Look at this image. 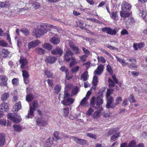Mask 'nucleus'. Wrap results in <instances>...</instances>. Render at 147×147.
Returning <instances> with one entry per match:
<instances>
[{
	"instance_id": "obj_1",
	"label": "nucleus",
	"mask_w": 147,
	"mask_h": 147,
	"mask_svg": "<svg viewBox=\"0 0 147 147\" xmlns=\"http://www.w3.org/2000/svg\"><path fill=\"white\" fill-rule=\"evenodd\" d=\"M102 92L101 95V97L98 96L96 99L95 96H93L92 98L90 101V106L95 109L99 110L100 111H102L103 109L101 105L103 103V101L102 99Z\"/></svg>"
},
{
	"instance_id": "obj_2",
	"label": "nucleus",
	"mask_w": 147,
	"mask_h": 147,
	"mask_svg": "<svg viewBox=\"0 0 147 147\" xmlns=\"http://www.w3.org/2000/svg\"><path fill=\"white\" fill-rule=\"evenodd\" d=\"M131 7L130 4L125 1H123L121 7V10L120 11V16L123 18L130 17L131 13L129 12L130 10Z\"/></svg>"
},
{
	"instance_id": "obj_3",
	"label": "nucleus",
	"mask_w": 147,
	"mask_h": 147,
	"mask_svg": "<svg viewBox=\"0 0 147 147\" xmlns=\"http://www.w3.org/2000/svg\"><path fill=\"white\" fill-rule=\"evenodd\" d=\"M7 117L13 122L18 123L20 122L21 120L20 116L16 113H9L7 115Z\"/></svg>"
},
{
	"instance_id": "obj_4",
	"label": "nucleus",
	"mask_w": 147,
	"mask_h": 147,
	"mask_svg": "<svg viewBox=\"0 0 147 147\" xmlns=\"http://www.w3.org/2000/svg\"><path fill=\"white\" fill-rule=\"evenodd\" d=\"M19 61L21 64L20 67L22 69H26L28 68V67L26 66L28 63L26 59L24 57H21Z\"/></svg>"
},
{
	"instance_id": "obj_5",
	"label": "nucleus",
	"mask_w": 147,
	"mask_h": 147,
	"mask_svg": "<svg viewBox=\"0 0 147 147\" xmlns=\"http://www.w3.org/2000/svg\"><path fill=\"white\" fill-rule=\"evenodd\" d=\"M8 78L5 75L0 76V85L1 86L6 87L7 85V82Z\"/></svg>"
},
{
	"instance_id": "obj_6",
	"label": "nucleus",
	"mask_w": 147,
	"mask_h": 147,
	"mask_svg": "<svg viewBox=\"0 0 147 147\" xmlns=\"http://www.w3.org/2000/svg\"><path fill=\"white\" fill-rule=\"evenodd\" d=\"M102 31L103 32H106L108 34L112 35L116 34L117 31L115 30H113L112 28L108 27H105L102 28Z\"/></svg>"
},
{
	"instance_id": "obj_7",
	"label": "nucleus",
	"mask_w": 147,
	"mask_h": 147,
	"mask_svg": "<svg viewBox=\"0 0 147 147\" xmlns=\"http://www.w3.org/2000/svg\"><path fill=\"white\" fill-rule=\"evenodd\" d=\"M32 33L34 36L36 38H39L41 35L45 34L42 31V29L36 28L33 30Z\"/></svg>"
},
{
	"instance_id": "obj_8",
	"label": "nucleus",
	"mask_w": 147,
	"mask_h": 147,
	"mask_svg": "<svg viewBox=\"0 0 147 147\" xmlns=\"http://www.w3.org/2000/svg\"><path fill=\"white\" fill-rule=\"evenodd\" d=\"M51 52V53L53 55H58L61 56L62 55L63 51L61 48L58 46H57L55 49L52 50Z\"/></svg>"
},
{
	"instance_id": "obj_9",
	"label": "nucleus",
	"mask_w": 147,
	"mask_h": 147,
	"mask_svg": "<svg viewBox=\"0 0 147 147\" xmlns=\"http://www.w3.org/2000/svg\"><path fill=\"white\" fill-rule=\"evenodd\" d=\"M9 106L7 103L3 102L0 104V111L2 112H7L9 110Z\"/></svg>"
},
{
	"instance_id": "obj_10",
	"label": "nucleus",
	"mask_w": 147,
	"mask_h": 147,
	"mask_svg": "<svg viewBox=\"0 0 147 147\" xmlns=\"http://www.w3.org/2000/svg\"><path fill=\"white\" fill-rule=\"evenodd\" d=\"M40 43L41 42L38 39L30 42L28 44V49H30L32 48H34L38 46Z\"/></svg>"
},
{
	"instance_id": "obj_11",
	"label": "nucleus",
	"mask_w": 147,
	"mask_h": 147,
	"mask_svg": "<svg viewBox=\"0 0 147 147\" xmlns=\"http://www.w3.org/2000/svg\"><path fill=\"white\" fill-rule=\"evenodd\" d=\"M74 55L73 53L70 50L67 51L63 57L65 60L67 61H69L71 60V57Z\"/></svg>"
},
{
	"instance_id": "obj_12",
	"label": "nucleus",
	"mask_w": 147,
	"mask_h": 147,
	"mask_svg": "<svg viewBox=\"0 0 147 147\" xmlns=\"http://www.w3.org/2000/svg\"><path fill=\"white\" fill-rule=\"evenodd\" d=\"M107 102L106 105V108L107 109L113 108L114 107H112V105L113 104V102L114 101L113 97L112 96L107 97Z\"/></svg>"
},
{
	"instance_id": "obj_13",
	"label": "nucleus",
	"mask_w": 147,
	"mask_h": 147,
	"mask_svg": "<svg viewBox=\"0 0 147 147\" xmlns=\"http://www.w3.org/2000/svg\"><path fill=\"white\" fill-rule=\"evenodd\" d=\"M72 138L74 140L79 144L84 145L87 143V141L85 140L82 139L75 136H73Z\"/></svg>"
},
{
	"instance_id": "obj_14",
	"label": "nucleus",
	"mask_w": 147,
	"mask_h": 147,
	"mask_svg": "<svg viewBox=\"0 0 147 147\" xmlns=\"http://www.w3.org/2000/svg\"><path fill=\"white\" fill-rule=\"evenodd\" d=\"M74 99L68 98L66 99L62 100L61 103L65 106H69L74 102Z\"/></svg>"
},
{
	"instance_id": "obj_15",
	"label": "nucleus",
	"mask_w": 147,
	"mask_h": 147,
	"mask_svg": "<svg viewBox=\"0 0 147 147\" xmlns=\"http://www.w3.org/2000/svg\"><path fill=\"white\" fill-rule=\"evenodd\" d=\"M40 27L44 29H42V31L45 34L49 30V28H51L53 26L50 24H48L46 23H42L40 25Z\"/></svg>"
},
{
	"instance_id": "obj_16",
	"label": "nucleus",
	"mask_w": 147,
	"mask_h": 147,
	"mask_svg": "<svg viewBox=\"0 0 147 147\" xmlns=\"http://www.w3.org/2000/svg\"><path fill=\"white\" fill-rule=\"evenodd\" d=\"M21 107V102L19 101L14 105L12 108V111L13 112L16 113Z\"/></svg>"
},
{
	"instance_id": "obj_17",
	"label": "nucleus",
	"mask_w": 147,
	"mask_h": 147,
	"mask_svg": "<svg viewBox=\"0 0 147 147\" xmlns=\"http://www.w3.org/2000/svg\"><path fill=\"white\" fill-rule=\"evenodd\" d=\"M54 140L53 137H50L47 140L46 143L44 145V147H51Z\"/></svg>"
},
{
	"instance_id": "obj_18",
	"label": "nucleus",
	"mask_w": 147,
	"mask_h": 147,
	"mask_svg": "<svg viewBox=\"0 0 147 147\" xmlns=\"http://www.w3.org/2000/svg\"><path fill=\"white\" fill-rule=\"evenodd\" d=\"M103 69V65L102 64H100L98 66L96 70L94 71V74L96 75H100L102 72Z\"/></svg>"
},
{
	"instance_id": "obj_19",
	"label": "nucleus",
	"mask_w": 147,
	"mask_h": 147,
	"mask_svg": "<svg viewBox=\"0 0 147 147\" xmlns=\"http://www.w3.org/2000/svg\"><path fill=\"white\" fill-rule=\"evenodd\" d=\"M57 58L54 57L49 56H47L45 59V61L47 63L52 64L55 62Z\"/></svg>"
},
{
	"instance_id": "obj_20",
	"label": "nucleus",
	"mask_w": 147,
	"mask_h": 147,
	"mask_svg": "<svg viewBox=\"0 0 147 147\" xmlns=\"http://www.w3.org/2000/svg\"><path fill=\"white\" fill-rule=\"evenodd\" d=\"M50 41L52 44L57 45L59 43L60 40L59 39L57 35H56L51 38Z\"/></svg>"
},
{
	"instance_id": "obj_21",
	"label": "nucleus",
	"mask_w": 147,
	"mask_h": 147,
	"mask_svg": "<svg viewBox=\"0 0 147 147\" xmlns=\"http://www.w3.org/2000/svg\"><path fill=\"white\" fill-rule=\"evenodd\" d=\"M144 45V43L142 42L138 44L134 43L133 44V47L135 50L137 51L138 48L141 49L143 48Z\"/></svg>"
},
{
	"instance_id": "obj_22",
	"label": "nucleus",
	"mask_w": 147,
	"mask_h": 147,
	"mask_svg": "<svg viewBox=\"0 0 147 147\" xmlns=\"http://www.w3.org/2000/svg\"><path fill=\"white\" fill-rule=\"evenodd\" d=\"M69 46L75 54H78L80 53V50L78 47L73 44H70Z\"/></svg>"
},
{
	"instance_id": "obj_23",
	"label": "nucleus",
	"mask_w": 147,
	"mask_h": 147,
	"mask_svg": "<svg viewBox=\"0 0 147 147\" xmlns=\"http://www.w3.org/2000/svg\"><path fill=\"white\" fill-rule=\"evenodd\" d=\"M141 13L143 19L146 23H147V10L144 9L142 10Z\"/></svg>"
},
{
	"instance_id": "obj_24",
	"label": "nucleus",
	"mask_w": 147,
	"mask_h": 147,
	"mask_svg": "<svg viewBox=\"0 0 147 147\" xmlns=\"http://www.w3.org/2000/svg\"><path fill=\"white\" fill-rule=\"evenodd\" d=\"M128 60L130 61L131 63L129 64L128 65V67H133V68H137V66L136 65V60L134 59H128Z\"/></svg>"
},
{
	"instance_id": "obj_25",
	"label": "nucleus",
	"mask_w": 147,
	"mask_h": 147,
	"mask_svg": "<svg viewBox=\"0 0 147 147\" xmlns=\"http://www.w3.org/2000/svg\"><path fill=\"white\" fill-rule=\"evenodd\" d=\"M118 130V129L116 128L109 129L108 132L105 134V135L106 136H108L113 134Z\"/></svg>"
},
{
	"instance_id": "obj_26",
	"label": "nucleus",
	"mask_w": 147,
	"mask_h": 147,
	"mask_svg": "<svg viewBox=\"0 0 147 147\" xmlns=\"http://www.w3.org/2000/svg\"><path fill=\"white\" fill-rule=\"evenodd\" d=\"M35 110L31 106H30L29 111H28V114L26 116L28 119L30 118H32L34 116V112Z\"/></svg>"
},
{
	"instance_id": "obj_27",
	"label": "nucleus",
	"mask_w": 147,
	"mask_h": 147,
	"mask_svg": "<svg viewBox=\"0 0 147 147\" xmlns=\"http://www.w3.org/2000/svg\"><path fill=\"white\" fill-rule=\"evenodd\" d=\"M118 12L117 11L112 12L110 16L113 20L117 21L118 20Z\"/></svg>"
},
{
	"instance_id": "obj_28",
	"label": "nucleus",
	"mask_w": 147,
	"mask_h": 147,
	"mask_svg": "<svg viewBox=\"0 0 147 147\" xmlns=\"http://www.w3.org/2000/svg\"><path fill=\"white\" fill-rule=\"evenodd\" d=\"M44 72L45 75L47 76V78H52L54 77L53 73L47 69H45Z\"/></svg>"
},
{
	"instance_id": "obj_29",
	"label": "nucleus",
	"mask_w": 147,
	"mask_h": 147,
	"mask_svg": "<svg viewBox=\"0 0 147 147\" xmlns=\"http://www.w3.org/2000/svg\"><path fill=\"white\" fill-rule=\"evenodd\" d=\"M98 110V111H95L92 117L94 119H98L100 117L101 111Z\"/></svg>"
},
{
	"instance_id": "obj_30",
	"label": "nucleus",
	"mask_w": 147,
	"mask_h": 147,
	"mask_svg": "<svg viewBox=\"0 0 147 147\" xmlns=\"http://www.w3.org/2000/svg\"><path fill=\"white\" fill-rule=\"evenodd\" d=\"M98 82V77L96 76H94L93 78L92 83L93 86H94L92 87V88L94 90H95L96 87L97 85Z\"/></svg>"
},
{
	"instance_id": "obj_31",
	"label": "nucleus",
	"mask_w": 147,
	"mask_h": 147,
	"mask_svg": "<svg viewBox=\"0 0 147 147\" xmlns=\"http://www.w3.org/2000/svg\"><path fill=\"white\" fill-rule=\"evenodd\" d=\"M5 140V135L2 133H0V146L4 145Z\"/></svg>"
},
{
	"instance_id": "obj_32",
	"label": "nucleus",
	"mask_w": 147,
	"mask_h": 147,
	"mask_svg": "<svg viewBox=\"0 0 147 147\" xmlns=\"http://www.w3.org/2000/svg\"><path fill=\"white\" fill-rule=\"evenodd\" d=\"M35 52L38 54L42 55L45 53V51L42 48L37 47L35 49Z\"/></svg>"
},
{
	"instance_id": "obj_33",
	"label": "nucleus",
	"mask_w": 147,
	"mask_h": 147,
	"mask_svg": "<svg viewBox=\"0 0 147 147\" xmlns=\"http://www.w3.org/2000/svg\"><path fill=\"white\" fill-rule=\"evenodd\" d=\"M36 125L44 126L46 124V122L44 121H42L41 119L38 118L36 120Z\"/></svg>"
},
{
	"instance_id": "obj_34",
	"label": "nucleus",
	"mask_w": 147,
	"mask_h": 147,
	"mask_svg": "<svg viewBox=\"0 0 147 147\" xmlns=\"http://www.w3.org/2000/svg\"><path fill=\"white\" fill-rule=\"evenodd\" d=\"M120 134L119 132H117L111 136V140L114 141L116 140L119 137Z\"/></svg>"
},
{
	"instance_id": "obj_35",
	"label": "nucleus",
	"mask_w": 147,
	"mask_h": 147,
	"mask_svg": "<svg viewBox=\"0 0 147 147\" xmlns=\"http://www.w3.org/2000/svg\"><path fill=\"white\" fill-rule=\"evenodd\" d=\"M122 100V99L121 97H117L115 100V103L112 105V107L114 108L117 105L120 103Z\"/></svg>"
},
{
	"instance_id": "obj_36",
	"label": "nucleus",
	"mask_w": 147,
	"mask_h": 147,
	"mask_svg": "<svg viewBox=\"0 0 147 147\" xmlns=\"http://www.w3.org/2000/svg\"><path fill=\"white\" fill-rule=\"evenodd\" d=\"M9 53L8 50L6 49H3L2 50L1 55L2 57H7L9 55Z\"/></svg>"
},
{
	"instance_id": "obj_37",
	"label": "nucleus",
	"mask_w": 147,
	"mask_h": 147,
	"mask_svg": "<svg viewBox=\"0 0 147 147\" xmlns=\"http://www.w3.org/2000/svg\"><path fill=\"white\" fill-rule=\"evenodd\" d=\"M88 99V98L87 97H84L80 102V105L83 106H86L88 104V102L87 100Z\"/></svg>"
},
{
	"instance_id": "obj_38",
	"label": "nucleus",
	"mask_w": 147,
	"mask_h": 147,
	"mask_svg": "<svg viewBox=\"0 0 147 147\" xmlns=\"http://www.w3.org/2000/svg\"><path fill=\"white\" fill-rule=\"evenodd\" d=\"M9 96V94L7 92H5L1 96V100L4 101H5Z\"/></svg>"
},
{
	"instance_id": "obj_39",
	"label": "nucleus",
	"mask_w": 147,
	"mask_h": 147,
	"mask_svg": "<svg viewBox=\"0 0 147 147\" xmlns=\"http://www.w3.org/2000/svg\"><path fill=\"white\" fill-rule=\"evenodd\" d=\"M116 58L117 60V61H119L123 67L125 65H127V63L125 62L124 60L123 59H121L118 57L117 56L116 57Z\"/></svg>"
},
{
	"instance_id": "obj_40",
	"label": "nucleus",
	"mask_w": 147,
	"mask_h": 147,
	"mask_svg": "<svg viewBox=\"0 0 147 147\" xmlns=\"http://www.w3.org/2000/svg\"><path fill=\"white\" fill-rule=\"evenodd\" d=\"M13 127L14 131L16 132H20L22 129V127L21 126L18 125H14Z\"/></svg>"
},
{
	"instance_id": "obj_41",
	"label": "nucleus",
	"mask_w": 147,
	"mask_h": 147,
	"mask_svg": "<svg viewBox=\"0 0 147 147\" xmlns=\"http://www.w3.org/2000/svg\"><path fill=\"white\" fill-rule=\"evenodd\" d=\"M34 98V96L31 94H28L26 96V100L28 102L32 101Z\"/></svg>"
},
{
	"instance_id": "obj_42",
	"label": "nucleus",
	"mask_w": 147,
	"mask_h": 147,
	"mask_svg": "<svg viewBox=\"0 0 147 147\" xmlns=\"http://www.w3.org/2000/svg\"><path fill=\"white\" fill-rule=\"evenodd\" d=\"M42 47L43 48L49 50H50L52 48V45L48 43H46L42 45Z\"/></svg>"
},
{
	"instance_id": "obj_43",
	"label": "nucleus",
	"mask_w": 147,
	"mask_h": 147,
	"mask_svg": "<svg viewBox=\"0 0 147 147\" xmlns=\"http://www.w3.org/2000/svg\"><path fill=\"white\" fill-rule=\"evenodd\" d=\"M32 107L33 109L36 110L37 108H38L39 106L38 102L37 100H34L32 102Z\"/></svg>"
},
{
	"instance_id": "obj_44",
	"label": "nucleus",
	"mask_w": 147,
	"mask_h": 147,
	"mask_svg": "<svg viewBox=\"0 0 147 147\" xmlns=\"http://www.w3.org/2000/svg\"><path fill=\"white\" fill-rule=\"evenodd\" d=\"M71 71L73 73H76L80 69V67L78 65H76L71 68Z\"/></svg>"
},
{
	"instance_id": "obj_45",
	"label": "nucleus",
	"mask_w": 147,
	"mask_h": 147,
	"mask_svg": "<svg viewBox=\"0 0 147 147\" xmlns=\"http://www.w3.org/2000/svg\"><path fill=\"white\" fill-rule=\"evenodd\" d=\"M22 72L23 78H28L29 77L30 75L28 71L24 69H23L22 70Z\"/></svg>"
},
{
	"instance_id": "obj_46",
	"label": "nucleus",
	"mask_w": 147,
	"mask_h": 147,
	"mask_svg": "<svg viewBox=\"0 0 147 147\" xmlns=\"http://www.w3.org/2000/svg\"><path fill=\"white\" fill-rule=\"evenodd\" d=\"M12 83L14 86H17L19 84V79L18 78H14L12 80Z\"/></svg>"
},
{
	"instance_id": "obj_47",
	"label": "nucleus",
	"mask_w": 147,
	"mask_h": 147,
	"mask_svg": "<svg viewBox=\"0 0 147 147\" xmlns=\"http://www.w3.org/2000/svg\"><path fill=\"white\" fill-rule=\"evenodd\" d=\"M20 31L26 36H28L30 34L29 31L26 28H22L21 29Z\"/></svg>"
},
{
	"instance_id": "obj_48",
	"label": "nucleus",
	"mask_w": 147,
	"mask_h": 147,
	"mask_svg": "<svg viewBox=\"0 0 147 147\" xmlns=\"http://www.w3.org/2000/svg\"><path fill=\"white\" fill-rule=\"evenodd\" d=\"M88 75V72L86 71L84 72L81 75V78L83 79L84 81H86L87 80Z\"/></svg>"
},
{
	"instance_id": "obj_49",
	"label": "nucleus",
	"mask_w": 147,
	"mask_h": 147,
	"mask_svg": "<svg viewBox=\"0 0 147 147\" xmlns=\"http://www.w3.org/2000/svg\"><path fill=\"white\" fill-rule=\"evenodd\" d=\"M108 81L109 84L108 86L109 88L113 87L115 86V83L114 81L110 78H109L108 80Z\"/></svg>"
},
{
	"instance_id": "obj_50",
	"label": "nucleus",
	"mask_w": 147,
	"mask_h": 147,
	"mask_svg": "<svg viewBox=\"0 0 147 147\" xmlns=\"http://www.w3.org/2000/svg\"><path fill=\"white\" fill-rule=\"evenodd\" d=\"M70 60L72 61L71 62L69 63V67L70 68L72 67L73 65H74L76 64V59L73 57H71V60Z\"/></svg>"
},
{
	"instance_id": "obj_51",
	"label": "nucleus",
	"mask_w": 147,
	"mask_h": 147,
	"mask_svg": "<svg viewBox=\"0 0 147 147\" xmlns=\"http://www.w3.org/2000/svg\"><path fill=\"white\" fill-rule=\"evenodd\" d=\"M61 87L59 84H57L55 85L54 88V90L56 93L58 94L61 91Z\"/></svg>"
},
{
	"instance_id": "obj_52",
	"label": "nucleus",
	"mask_w": 147,
	"mask_h": 147,
	"mask_svg": "<svg viewBox=\"0 0 147 147\" xmlns=\"http://www.w3.org/2000/svg\"><path fill=\"white\" fill-rule=\"evenodd\" d=\"M63 115L65 117L67 116L69 113V109L68 107L64 108L63 109Z\"/></svg>"
},
{
	"instance_id": "obj_53",
	"label": "nucleus",
	"mask_w": 147,
	"mask_h": 147,
	"mask_svg": "<svg viewBox=\"0 0 147 147\" xmlns=\"http://www.w3.org/2000/svg\"><path fill=\"white\" fill-rule=\"evenodd\" d=\"M136 144V141L134 140H132L129 142L127 147H135Z\"/></svg>"
},
{
	"instance_id": "obj_54",
	"label": "nucleus",
	"mask_w": 147,
	"mask_h": 147,
	"mask_svg": "<svg viewBox=\"0 0 147 147\" xmlns=\"http://www.w3.org/2000/svg\"><path fill=\"white\" fill-rule=\"evenodd\" d=\"M76 25L78 27H80L82 29H84V26L82 22L81 21H78L76 22Z\"/></svg>"
},
{
	"instance_id": "obj_55",
	"label": "nucleus",
	"mask_w": 147,
	"mask_h": 147,
	"mask_svg": "<svg viewBox=\"0 0 147 147\" xmlns=\"http://www.w3.org/2000/svg\"><path fill=\"white\" fill-rule=\"evenodd\" d=\"M97 59L99 62H101L102 63H105L106 62L104 58L102 56L98 57Z\"/></svg>"
},
{
	"instance_id": "obj_56",
	"label": "nucleus",
	"mask_w": 147,
	"mask_h": 147,
	"mask_svg": "<svg viewBox=\"0 0 147 147\" xmlns=\"http://www.w3.org/2000/svg\"><path fill=\"white\" fill-rule=\"evenodd\" d=\"M107 70L110 74H113V71L110 65H108L107 66Z\"/></svg>"
},
{
	"instance_id": "obj_57",
	"label": "nucleus",
	"mask_w": 147,
	"mask_h": 147,
	"mask_svg": "<svg viewBox=\"0 0 147 147\" xmlns=\"http://www.w3.org/2000/svg\"><path fill=\"white\" fill-rule=\"evenodd\" d=\"M128 99L131 102H136V100L134 99L133 94H130V96L129 97Z\"/></svg>"
},
{
	"instance_id": "obj_58",
	"label": "nucleus",
	"mask_w": 147,
	"mask_h": 147,
	"mask_svg": "<svg viewBox=\"0 0 147 147\" xmlns=\"http://www.w3.org/2000/svg\"><path fill=\"white\" fill-rule=\"evenodd\" d=\"M9 2H2L0 1V7H4L7 6L8 5Z\"/></svg>"
},
{
	"instance_id": "obj_59",
	"label": "nucleus",
	"mask_w": 147,
	"mask_h": 147,
	"mask_svg": "<svg viewBox=\"0 0 147 147\" xmlns=\"http://www.w3.org/2000/svg\"><path fill=\"white\" fill-rule=\"evenodd\" d=\"M87 55H83L81 56L80 58L82 61V62H85L86 60V58L88 57Z\"/></svg>"
},
{
	"instance_id": "obj_60",
	"label": "nucleus",
	"mask_w": 147,
	"mask_h": 147,
	"mask_svg": "<svg viewBox=\"0 0 147 147\" xmlns=\"http://www.w3.org/2000/svg\"><path fill=\"white\" fill-rule=\"evenodd\" d=\"M86 136H87L89 137L90 138L95 139L96 138V136L93 134H91L90 133H88L86 134Z\"/></svg>"
},
{
	"instance_id": "obj_61",
	"label": "nucleus",
	"mask_w": 147,
	"mask_h": 147,
	"mask_svg": "<svg viewBox=\"0 0 147 147\" xmlns=\"http://www.w3.org/2000/svg\"><path fill=\"white\" fill-rule=\"evenodd\" d=\"M86 20H90L92 22H94L95 23H100V21L94 18H86Z\"/></svg>"
},
{
	"instance_id": "obj_62",
	"label": "nucleus",
	"mask_w": 147,
	"mask_h": 147,
	"mask_svg": "<svg viewBox=\"0 0 147 147\" xmlns=\"http://www.w3.org/2000/svg\"><path fill=\"white\" fill-rule=\"evenodd\" d=\"M32 5L36 9L39 8L40 6V4L36 2L35 1L33 2Z\"/></svg>"
},
{
	"instance_id": "obj_63",
	"label": "nucleus",
	"mask_w": 147,
	"mask_h": 147,
	"mask_svg": "<svg viewBox=\"0 0 147 147\" xmlns=\"http://www.w3.org/2000/svg\"><path fill=\"white\" fill-rule=\"evenodd\" d=\"M8 44L4 40H0V46L3 47H6L7 46Z\"/></svg>"
},
{
	"instance_id": "obj_64",
	"label": "nucleus",
	"mask_w": 147,
	"mask_h": 147,
	"mask_svg": "<svg viewBox=\"0 0 147 147\" xmlns=\"http://www.w3.org/2000/svg\"><path fill=\"white\" fill-rule=\"evenodd\" d=\"M94 110L92 108H90L86 113V114L89 116H91Z\"/></svg>"
}]
</instances>
